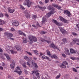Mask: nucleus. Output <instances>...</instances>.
<instances>
[{
    "label": "nucleus",
    "instance_id": "f257e3e1",
    "mask_svg": "<svg viewBox=\"0 0 79 79\" xmlns=\"http://www.w3.org/2000/svg\"><path fill=\"white\" fill-rule=\"evenodd\" d=\"M28 38L31 44L33 43V42H37V38L35 36H30L28 37Z\"/></svg>",
    "mask_w": 79,
    "mask_h": 79
},
{
    "label": "nucleus",
    "instance_id": "f03ea898",
    "mask_svg": "<svg viewBox=\"0 0 79 79\" xmlns=\"http://www.w3.org/2000/svg\"><path fill=\"white\" fill-rule=\"evenodd\" d=\"M53 6L52 5H50L48 6V9L49 10H51V11L50 12H52V13L54 14L55 13H56V11H55V8L52 7Z\"/></svg>",
    "mask_w": 79,
    "mask_h": 79
},
{
    "label": "nucleus",
    "instance_id": "7ed1b4c3",
    "mask_svg": "<svg viewBox=\"0 0 79 79\" xmlns=\"http://www.w3.org/2000/svg\"><path fill=\"white\" fill-rule=\"evenodd\" d=\"M66 65H68V63L66 61H64L63 62V64L61 65H60V66L61 68H66Z\"/></svg>",
    "mask_w": 79,
    "mask_h": 79
},
{
    "label": "nucleus",
    "instance_id": "20e7f679",
    "mask_svg": "<svg viewBox=\"0 0 79 79\" xmlns=\"http://www.w3.org/2000/svg\"><path fill=\"white\" fill-rule=\"evenodd\" d=\"M19 70H20V68L19 67H17L15 69V70H14V71L15 72V73H18V74L20 75L22 73V71H19Z\"/></svg>",
    "mask_w": 79,
    "mask_h": 79
},
{
    "label": "nucleus",
    "instance_id": "39448f33",
    "mask_svg": "<svg viewBox=\"0 0 79 79\" xmlns=\"http://www.w3.org/2000/svg\"><path fill=\"white\" fill-rule=\"evenodd\" d=\"M60 19L61 21H62V22H63V23H69V20H66L62 17H60Z\"/></svg>",
    "mask_w": 79,
    "mask_h": 79
},
{
    "label": "nucleus",
    "instance_id": "423d86ee",
    "mask_svg": "<svg viewBox=\"0 0 79 79\" xmlns=\"http://www.w3.org/2000/svg\"><path fill=\"white\" fill-rule=\"evenodd\" d=\"M51 48H55L56 49H57V50H59V48H57L56 46L53 43H52L49 46Z\"/></svg>",
    "mask_w": 79,
    "mask_h": 79
},
{
    "label": "nucleus",
    "instance_id": "0eeeda50",
    "mask_svg": "<svg viewBox=\"0 0 79 79\" xmlns=\"http://www.w3.org/2000/svg\"><path fill=\"white\" fill-rule=\"evenodd\" d=\"M52 5L53 6H54V7H55V8H57L58 10H62L61 9L62 8L61 7V6H58V5L53 4H52Z\"/></svg>",
    "mask_w": 79,
    "mask_h": 79
},
{
    "label": "nucleus",
    "instance_id": "6e6552de",
    "mask_svg": "<svg viewBox=\"0 0 79 79\" xmlns=\"http://www.w3.org/2000/svg\"><path fill=\"white\" fill-rule=\"evenodd\" d=\"M5 35L8 37H13V34L11 33H9L8 32H5L4 33Z\"/></svg>",
    "mask_w": 79,
    "mask_h": 79
},
{
    "label": "nucleus",
    "instance_id": "1a4fd4ad",
    "mask_svg": "<svg viewBox=\"0 0 79 79\" xmlns=\"http://www.w3.org/2000/svg\"><path fill=\"white\" fill-rule=\"evenodd\" d=\"M76 42H79V39L76 38L73 39V41L72 42V44H75L76 43Z\"/></svg>",
    "mask_w": 79,
    "mask_h": 79
},
{
    "label": "nucleus",
    "instance_id": "9d476101",
    "mask_svg": "<svg viewBox=\"0 0 79 79\" xmlns=\"http://www.w3.org/2000/svg\"><path fill=\"white\" fill-rule=\"evenodd\" d=\"M31 63L33 66H34V68H35V69H37V68H38V66H37V63H35V62L33 60H32Z\"/></svg>",
    "mask_w": 79,
    "mask_h": 79
},
{
    "label": "nucleus",
    "instance_id": "9b49d317",
    "mask_svg": "<svg viewBox=\"0 0 79 79\" xmlns=\"http://www.w3.org/2000/svg\"><path fill=\"white\" fill-rule=\"evenodd\" d=\"M15 48H16L17 51H19V52H21L23 50L22 47L21 46H16L15 47Z\"/></svg>",
    "mask_w": 79,
    "mask_h": 79
},
{
    "label": "nucleus",
    "instance_id": "f8f14e48",
    "mask_svg": "<svg viewBox=\"0 0 79 79\" xmlns=\"http://www.w3.org/2000/svg\"><path fill=\"white\" fill-rule=\"evenodd\" d=\"M53 21L54 23H55V24H56V25H57V26H62L61 24L60 23H58L56 20L53 19Z\"/></svg>",
    "mask_w": 79,
    "mask_h": 79
},
{
    "label": "nucleus",
    "instance_id": "ddd939ff",
    "mask_svg": "<svg viewBox=\"0 0 79 79\" xmlns=\"http://www.w3.org/2000/svg\"><path fill=\"white\" fill-rule=\"evenodd\" d=\"M52 13V12H50L49 13H47V15H45L46 18H49V17H50L52 14H53Z\"/></svg>",
    "mask_w": 79,
    "mask_h": 79
},
{
    "label": "nucleus",
    "instance_id": "4468645a",
    "mask_svg": "<svg viewBox=\"0 0 79 79\" xmlns=\"http://www.w3.org/2000/svg\"><path fill=\"white\" fill-rule=\"evenodd\" d=\"M15 60H13L12 64H10V66L11 69H13L14 68H15Z\"/></svg>",
    "mask_w": 79,
    "mask_h": 79
},
{
    "label": "nucleus",
    "instance_id": "2eb2a0df",
    "mask_svg": "<svg viewBox=\"0 0 79 79\" xmlns=\"http://www.w3.org/2000/svg\"><path fill=\"white\" fill-rule=\"evenodd\" d=\"M64 14H67L69 17L70 16V15H71V13H70V12H69V11L67 10H64Z\"/></svg>",
    "mask_w": 79,
    "mask_h": 79
},
{
    "label": "nucleus",
    "instance_id": "dca6fc26",
    "mask_svg": "<svg viewBox=\"0 0 79 79\" xmlns=\"http://www.w3.org/2000/svg\"><path fill=\"white\" fill-rule=\"evenodd\" d=\"M34 3V2H31V1H29V2H27V5L28 7H29L31 6V5Z\"/></svg>",
    "mask_w": 79,
    "mask_h": 79
},
{
    "label": "nucleus",
    "instance_id": "f3484780",
    "mask_svg": "<svg viewBox=\"0 0 79 79\" xmlns=\"http://www.w3.org/2000/svg\"><path fill=\"white\" fill-rule=\"evenodd\" d=\"M13 26H18L19 25V22L17 21H15L12 23Z\"/></svg>",
    "mask_w": 79,
    "mask_h": 79
},
{
    "label": "nucleus",
    "instance_id": "a211bd4d",
    "mask_svg": "<svg viewBox=\"0 0 79 79\" xmlns=\"http://www.w3.org/2000/svg\"><path fill=\"white\" fill-rule=\"evenodd\" d=\"M70 52L71 53H76L77 52V51L74 50L73 48H71L70 49Z\"/></svg>",
    "mask_w": 79,
    "mask_h": 79
},
{
    "label": "nucleus",
    "instance_id": "6ab92c4d",
    "mask_svg": "<svg viewBox=\"0 0 79 79\" xmlns=\"http://www.w3.org/2000/svg\"><path fill=\"white\" fill-rule=\"evenodd\" d=\"M8 10L9 12L10 13H13L14 11H15V10L11 9L10 8H9Z\"/></svg>",
    "mask_w": 79,
    "mask_h": 79
},
{
    "label": "nucleus",
    "instance_id": "aec40b11",
    "mask_svg": "<svg viewBox=\"0 0 79 79\" xmlns=\"http://www.w3.org/2000/svg\"><path fill=\"white\" fill-rule=\"evenodd\" d=\"M45 22H47V19L44 17L43 18V21L41 22V23L42 24H45Z\"/></svg>",
    "mask_w": 79,
    "mask_h": 79
},
{
    "label": "nucleus",
    "instance_id": "412c9836",
    "mask_svg": "<svg viewBox=\"0 0 79 79\" xmlns=\"http://www.w3.org/2000/svg\"><path fill=\"white\" fill-rule=\"evenodd\" d=\"M42 58H43V59H47V60H48L49 61H51V59H49V58L48 57L45 56H43L42 57Z\"/></svg>",
    "mask_w": 79,
    "mask_h": 79
},
{
    "label": "nucleus",
    "instance_id": "4be33fe9",
    "mask_svg": "<svg viewBox=\"0 0 79 79\" xmlns=\"http://www.w3.org/2000/svg\"><path fill=\"white\" fill-rule=\"evenodd\" d=\"M18 32H19V34L20 35H24V36H26V35L24 33H23V32L20 31H18Z\"/></svg>",
    "mask_w": 79,
    "mask_h": 79
},
{
    "label": "nucleus",
    "instance_id": "5701e85b",
    "mask_svg": "<svg viewBox=\"0 0 79 79\" xmlns=\"http://www.w3.org/2000/svg\"><path fill=\"white\" fill-rule=\"evenodd\" d=\"M4 55L6 57V58H7V59L8 60H10V58L8 54L4 53Z\"/></svg>",
    "mask_w": 79,
    "mask_h": 79
},
{
    "label": "nucleus",
    "instance_id": "b1692460",
    "mask_svg": "<svg viewBox=\"0 0 79 79\" xmlns=\"http://www.w3.org/2000/svg\"><path fill=\"white\" fill-rule=\"evenodd\" d=\"M62 41H63V42H62V44H64V43L65 42H66L67 40L66 39V38H64L62 40Z\"/></svg>",
    "mask_w": 79,
    "mask_h": 79
},
{
    "label": "nucleus",
    "instance_id": "393cba45",
    "mask_svg": "<svg viewBox=\"0 0 79 79\" xmlns=\"http://www.w3.org/2000/svg\"><path fill=\"white\" fill-rule=\"evenodd\" d=\"M51 57L52 58H55V59H56V60H57L58 59V57H57V56H56L55 55H53L52 56H51Z\"/></svg>",
    "mask_w": 79,
    "mask_h": 79
},
{
    "label": "nucleus",
    "instance_id": "a878e982",
    "mask_svg": "<svg viewBox=\"0 0 79 79\" xmlns=\"http://www.w3.org/2000/svg\"><path fill=\"white\" fill-rule=\"evenodd\" d=\"M10 51L12 54H14V53H17V51H15L13 50H10Z\"/></svg>",
    "mask_w": 79,
    "mask_h": 79
},
{
    "label": "nucleus",
    "instance_id": "bb28decb",
    "mask_svg": "<svg viewBox=\"0 0 79 79\" xmlns=\"http://www.w3.org/2000/svg\"><path fill=\"white\" fill-rule=\"evenodd\" d=\"M38 7L40 9H41V10H44V9H45L46 8V7H42L40 6V5L38 6Z\"/></svg>",
    "mask_w": 79,
    "mask_h": 79
},
{
    "label": "nucleus",
    "instance_id": "cd10ccee",
    "mask_svg": "<svg viewBox=\"0 0 79 79\" xmlns=\"http://www.w3.org/2000/svg\"><path fill=\"white\" fill-rule=\"evenodd\" d=\"M24 58L27 61H29V58L27 56H25L24 57Z\"/></svg>",
    "mask_w": 79,
    "mask_h": 79
},
{
    "label": "nucleus",
    "instance_id": "c85d7f7f",
    "mask_svg": "<svg viewBox=\"0 0 79 79\" xmlns=\"http://www.w3.org/2000/svg\"><path fill=\"white\" fill-rule=\"evenodd\" d=\"M23 43H24V44H25L26 43H27V39H26L25 38H23Z\"/></svg>",
    "mask_w": 79,
    "mask_h": 79
},
{
    "label": "nucleus",
    "instance_id": "c756f323",
    "mask_svg": "<svg viewBox=\"0 0 79 79\" xmlns=\"http://www.w3.org/2000/svg\"><path fill=\"white\" fill-rule=\"evenodd\" d=\"M64 53L66 55H71V53L70 52H69V51L65 52Z\"/></svg>",
    "mask_w": 79,
    "mask_h": 79
},
{
    "label": "nucleus",
    "instance_id": "7c9ffc66",
    "mask_svg": "<svg viewBox=\"0 0 79 79\" xmlns=\"http://www.w3.org/2000/svg\"><path fill=\"white\" fill-rule=\"evenodd\" d=\"M46 52L48 55L49 56H51V55H52L51 54H50V51H49V50H47Z\"/></svg>",
    "mask_w": 79,
    "mask_h": 79
},
{
    "label": "nucleus",
    "instance_id": "2f4dec72",
    "mask_svg": "<svg viewBox=\"0 0 79 79\" xmlns=\"http://www.w3.org/2000/svg\"><path fill=\"white\" fill-rule=\"evenodd\" d=\"M25 16L26 18H30V15L28 13H27L25 14Z\"/></svg>",
    "mask_w": 79,
    "mask_h": 79
},
{
    "label": "nucleus",
    "instance_id": "473e14b6",
    "mask_svg": "<svg viewBox=\"0 0 79 79\" xmlns=\"http://www.w3.org/2000/svg\"><path fill=\"white\" fill-rule=\"evenodd\" d=\"M4 24V21H3L2 20L0 19V25H2Z\"/></svg>",
    "mask_w": 79,
    "mask_h": 79
},
{
    "label": "nucleus",
    "instance_id": "72a5a7b5",
    "mask_svg": "<svg viewBox=\"0 0 79 79\" xmlns=\"http://www.w3.org/2000/svg\"><path fill=\"white\" fill-rule=\"evenodd\" d=\"M72 34L74 36H77L78 35L77 33L74 32H72Z\"/></svg>",
    "mask_w": 79,
    "mask_h": 79
},
{
    "label": "nucleus",
    "instance_id": "f704fd0d",
    "mask_svg": "<svg viewBox=\"0 0 79 79\" xmlns=\"http://www.w3.org/2000/svg\"><path fill=\"white\" fill-rule=\"evenodd\" d=\"M59 29H60V31L62 33L64 31V29H63L62 27H59Z\"/></svg>",
    "mask_w": 79,
    "mask_h": 79
},
{
    "label": "nucleus",
    "instance_id": "c9c22d12",
    "mask_svg": "<svg viewBox=\"0 0 79 79\" xmlns=\"http://www.w3.org/2000/svg\"><path fill=\"white\" fill-rule=\"evenodd\" d=\"M4 15L3 14L1 13V12L0 11V18H3Z\"/></svg>",
    "mask_w": 79,
    "mask_h": 79
},
{
    "label": "nucleus",
    "instance_id": "e433bc0d",
    "mask_svg": "<svg viewBox=\"0 0 79 79\" xmlns=\"http://www.w3.org/2000/svg\"><path fill=\"white\" fill-rule=\"evenodd\" d=\"M20 9H22V10H25V8L23 6H22V5H20Z\"/></svg>",
    "mask_w": 79,
    "mask_h": 79
},
{
    "label": "nucleus",
    "instance_id": "4c0bfd02",
    "mask_svg": "<svg viewBox=\"0 0 79 79\" xmlns=\"http://www.w3.org/2000/svg\"><path fill=\"white\" fill-rule=\"evenodd\" d=\"M61 76V75L60 74H59L55 78L56 79H58L59 78H60V76Z\"/></svg>",
    "mask_w": 79,
    "mask_h": 79
},
{
    "label": "nucleus",
    "instance_id": "58836bf2",
    "mask_svg": "<svg viewBox=\"0 0 79 79\" xmlns=\"http://www.w3.org/2000/svg\"><path fill=\"white\" fill-rule=\"evenodd\" d=\"M72 69H73V71H74V72H77V69H76V68H72Z\"/></svg>",
    "mask_w": 79,
    "mask_h": 79
},
{
    "label": "nucleus",
    "instance_id": "ea45409f",
    "mask_svg": "<svg viewBox=\"0 0 79 79\" xmlns=\"http://www.w3.org/2000/svg\"><path fill=\"white\" fill-rule=\"evenodd\" d=\"M36 76L37 78H38V79H40V76H39V73H38L36 74Z\"/></svg>",
    "mask_w": 79,
    "mask_h": 79
},
{
    "label": "nucleus",
    "instance_id": "a19ab883",
    "mask_svg": "<svg viewBox=\"0 0 79 79\" xmlns=\"http://www.w3.org/2000/svg\"><path fill=\"white\" fill-rule=\"evenodd\" d=\"M64 50H65V51H64V52L69 51V49H68V48H64Z\"/></svg>",
    "mask_w": 79,
    "mask_h": 79
},
{
    "label": "nucleus",
    "instance_id": "79ce46f5",
    "mask_svg": "<svg viewBox=\"0 0 79 79\" xmlns=\"http://www.w3.org/2000/svg\"><path fill=\"white\" fill-rule=\"evenodd\" d=\"M34 52H35V54H36V55H38V53H39V52H38V51H37L36 50H35L34 51Z\"/></svg>",
    "mask_w": 79,
    "mask_h": 79
},
{
    "label": "nucleus",
    "instance_id": "37998d69",
    "mask_svg": "<svg viewBox=\"0 0 79 79\" xmlns=\"http://www.w3.org/2000/svg\"><path fill=\"white\" fill-rule=\"evenodd\" d=\"M32 18L34 19H35L37 18V16L34 15L33 16Z\"/></svg>",
    "mask_w": 79,
    "mask_h": 79
},
{
    "label": "nucleus",
    "instance_id": "c03bdc74",
    "mask_svg": "<svg viewBox=\"0 0 79 79\" xmlns=\"http://www.w3.org/2000/svg\"><path fill=\"white\" fill-rule=\"evenodd\" d=\"M22 66H23L24 68H26V67H27V66H26V63H25L23 64H22Z\"/></svg>",
    "mask_w": 79,
    "mask_h": 79
},
{
    "label": "nucleus",
    "instance_id": "a18cd8bd",
    "mask_svg": "<svg viewBox=\"0 0 79 79\" xmlns=\"http://www.w3.org/2000/svg\"><path fill=\"white\" fill-rule=\"evenodd\" d=\"M26 52L27 53V54H28L29 55H31V56H32V53L30 52Z\"/></svg>",
    "mask_w": 79,
    "mask_h": 79
},
{
    "label": "nucleus",
    "instance_id": "49530a36",
    "mask_svg": "<svg viewBox=\"0 0 79 79\" xmlns=\"http://www.w3.org/2000/svg\"><path fill=\"white\" fill-rule=\"evenodd\" d=\"M62 56L63 58H66V55L64 53L62 54Z\"/></svg>",
    "mask_w": 79,
    "mask_h": 79
},
{
    "label": "nucleus",
    "instance_id": "de8ad7c7",
    "mask_svg": "<svg viewBox=\"0 0 79 79\" xmlns=\"http://www.w3.org/2000/svg\"><path fill=\"white\" fill-rule=\"evenodd\" d=\"M39 3H40V4L41 5H44V3L42 2L41 1H40Z\"/></svg>",
    "mask_w": 79,
    "mask_h": 79
},
{
    "label": "nucleus",
    "instance_id": "09e8293b",
    "mask_svg": "<svg viewBox=\"0 0 79 79\" xmlns=\"http://www.w3.org/2000/svg\"><path fill=\"white\" fill-rule=\"evenodd\" d=\"M27 65L28 66H29V67H30V66L31 65V64H30V63L29 62H27Z\"/></svg>",
    "mask_w": 79,
    "mask_h": 79
},
{
    "label": "nucleus",
    "instance_id": "8fccbe9b",
    "mask_svg": "<svg viewBox=\"0 0 79 79\" xmlns=\"http://www.w3.org/2000/svg\"><path fill=\"white\" fill-rule=\"evenodd\" d=\"M36 25H37V26H38V27H41V26H40V25L39 24V23H38V22H37Z\"/></svg>",
    "mask_w": 79,
    "mask_h": 79
},
{
    "label": "nucleus",
    "instance_id": "3c124183",
    "mask_svg": "<svg viewBox=\"0 0 79 79\" xmlns=\"http://www.w3.org/2000/svg\"><path fill=\"white\" fill-rule=\"evenodd\" d=\"M41 40L42 42H45V40H45V39H43L42 38H41Z\"/></svg>",
    "mask_w": 79,
    "mask_h": 79
},
{
    "label": "nucleus",
    "instance_id": "603ef678",
    "mask_svg": "<svg viewBox=\"0 0 79 79\" xmlns=\"http://www.w3.org/2000/svg\"><path fill=\"white\" fill-rule=\"evenodd\" d=\"M15 29L13 28H11V31H15Z\"/></svg>",
    "mask_w": 79,
    "mask_h": 79
},
{
    "label": "nucleus",
    "instance_id": "864d4df0",
    "mask_svg": "<svg viewBox=\"0 0 79 79\" xmlns=\"http://www.w3.org/2000/svg\"><path fill=\"white\" fill-rule=\"evenodd\" d=\"M62 33L63 34H66V31L64 30Z\"/></svg>",
    "mask_w": 79,
    "mask_h": 79
},
{
    "label": "nucleus",
    "instance_id": "5fc2aeb1",
    "mask_svg": "<svg viewBox=\"0 0 79 79\" xmlns=\"http://www.w3.org/2000/svg\"><path fill=\"white\" fill-rule=\"evenodd\" d=\"M71 59L72 60H74L75 59V58L74 57H70Z\"/></svg>",
    "mask_w": 79,
    "mask_h": 79
},
{
    "label": "nucleus",
    "instance_id": "6e6d98bb",
    "mask_svg": "<svg viewBox=\"0 0 79 79\" xmlns=\"http://www.w3.org/2000/svg\"><path fill=\"white\" fill-rule=\"evenodd\" d=\"M5 16L6 17H9V15H8V14H5Z\"/></svg>",
    "mask_w": 79,
    "mask_h": 79
},
{
    "label": "nucleus",
    "instance_id": "4d7b16f0",
    "mask_svg": "<svg viewBox=\"0 0 79 79\" xmlns=\"http://www.w3.org/2000/svg\"><path fill=\"white\" fill-rule=\"evenodd\" d=\"M46 32H45V31H43L41 32V34H46Z\"/></svg>",
    "mask_w": 79,
    "mask_h": 79
},
{
    "label": "nucleus",
    "instance_id": "13d9d810",
    "mask_svg": "<svg viewBox=\"0 0 79 79\" xmlns=\"http://www.w3.org/2000/svg\"><path fill=\"white\" fill-rule=\"evenodd\" d=\"M49 0H45V2L46 3H48V2H49Z\"/></svg>",
    "mask_w": 79,
    "mask_h": 79
},
{
    "label": "nucleus",
    "instance_id": "bf43d9fd",
    "mask_svg": "<svg viewBox=\"0 0 79 79\" xmlns=\"http://www.w3.org/2000/svg\"><path fill=\"white\" fill-rule=\"evenodd\" d=\"M0 69L3 70V68L2 66H0Z\"/></svg>",
    "mask_w": 79,
    "mask_h": 79
},
{
    "label": "nucleus",
    "instance_id": "052dcab7",
    "mask_svg": "<svg viewBox=\"0 0 79 79\" xmlns=\"http://www.w3.org/2000/svg\"><path fill=\"white\" fill-rule=\"evenodd\" d=\"M25 74H27L28 72H27V71L26 70H25V71H24Z\"/></svg>",
    "mask_w": 79,
    "mask_h": 79
},
{
    "label": "nucleus",
    "instance_id": "680f3d73",
    "mask_svg": "<svg viewBox=\"0 0 79 79\" xmlns=\"http://www.w3.org/2000/svg\"><path fill=\"white\" fill-rule=\"evenodd\" d=\"M77 27L79 29V24H77L76 25Z\"/></svg>",
    "mask_w": 79,
    "mask_h": 79
},
{
    "label": "nucleus",
    "instance_id": "e2e57ef3",
    "mask_svg": "<svg viewBox=\"0 0 79 79\" xmlns=\"http://www.w3.org/2000/svg\"><path fill=\"white\" fill-rule=\"evenodd\" d=\"M0 52H3V50L0 48Z\"/></svg>",
    "mask_w": 79,
    "mask_h": 79
},
{
    "label": "nucleus",
    "instance_id": "0e129e2a",
    "mask_svg": "<svg viewBox=\"0 0 79 79\" xmlns=\"http://www.w3.org/2000/svg\"><path fill=\"white\" fill-rule=\"evenodd\" d=\"M45 42H47V43H48V44H49V43H50V41H47V40H46Z\"/></svg>",
    "mask_w": 79,
    "mask_h": 79
},
{
    "label": "nucleus",
    "instance_id": "69168bd1",
    "mask_svg": "<svg viewBox=\"0 0 79 79\" xmlns=\"http://www.w3.org/2000/svg\"><path fill=\"white\" fill-rule=\"evenodd\" d=\"M34 60H37V58L35 57H34L33 58Z\"/></svg>",
    "mask_w": 79,
    "mask_h": 79
},
{
    "label": "nucleus",
    "instance_id": "338daca9",
    "mask_svg": "<svg viewBox=\"0 0 79 79\" xmlns=\"http://www.w3.org/2000/svg\"><path fill=\"white\" fill-rule=\"evenodd\" d=\"M2 66H5V64L4 63H3Z\"/></svg>",
    "mask_w": 79,
    "mask_h": 79
},
{
    "label": "nucleus",
    "instance_id": "774afa93",
    "mask_svg": "<svg viewBox=\"0 0 79 79\" xmlns=\"http://www.w3.org/2000/svg\"><path fill=\"white\" fill-rule=\"evenodd\" d=\"M23 5H27V4H26V2H25L23 3Z\"/></svg>",
    "mask_w": 79,
    "mask_h": 79
}]
</instances>
